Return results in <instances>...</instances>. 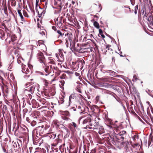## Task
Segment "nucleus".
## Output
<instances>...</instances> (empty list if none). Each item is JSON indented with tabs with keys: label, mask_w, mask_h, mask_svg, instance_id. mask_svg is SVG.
I'll list each match as a JSON object with an SVG mask.
<instances>
[{
	"label": "nucleus",
	"mask_w": 153,
	"mask_h": 153,
	"mask_svg": "<svg viewBox=\"0 0 153 153\" xmlns=\"http://www.w3.org/2000/svg\"><path fill=\"white\" fill-rule=\"evenodd\" d=\"M144 17L146 16V20L148 26L150 28L153 25V16L152 12H150V6H151L150 0H144Z\"/></svg>",
	"instance_id": "nucleus-1"
},
{
	"label": "nucleus",
	"mask_w": 153,
	"mask_h": 153,
	"mask_svg": "<svg viewBox=\"0 0 153 153\" xmlns=\"http://www.w3.org/2000/svg\"><path fill=\"white\" fill-rule=\"evenodd\" d=\"M33 67L32 65L28 64L27 66L22 64V71L23 73L26 74L32 73Z\"/></svg>",
	"instance_id": "nucleus-2"
},
{
	"label": "nucleus",
	"mask_w": 153,
	"mask_h": 153,
	"mask_svg": "<svg viewBox=\"0 0 153 153\" xmlns=\"http://www.w3.org/2000/svg\"><path fill=\"white\" fill-rule=\"evenodd\" d=\"M63 22V17L62 16L58 17L55 21V23L60 28L62 27Z\"/></svg>",
	"instance_id": "nucleus-3"
},
{
	"label": "nucleus",
	"mask_w": 153,
	"mask_h": 153,
	"mask_svg": "<svg viewBox=\"0 0 153 153\" xmlns=\"http://www.w3.org/2000/svg\"><path fill=\"white\" fill-rule=\"evenodd\" d=\"M87 116V117L83 121V124H86L88 122L90 123L91 121V120L90 117L87 113H85V114L84 115L82 116L80 118V119H82L84 118V117H85Z\"/></svg>",
	"instance_id": "nucleus-4"
},
{
	"label": "nucleus",
	"mask_w": 153,
	"mask_h": 153,
	"mask_svg": "<svg viewBox=\"0 0 153 153\" xmlns=\"http://www.w3.org/2000/svg\"><path fill=\"white\" fill-rule=\"evenodd\" d=\"M38 58L39 59V61L41 63L45 62V58L44 56L43 53L41 52L39 53L37 55Z\"/></svg>",
	"instance_id": "nucleus-5"
},
{
	"label": "nucleus",
	"mask_w": 153,
	"mask_h": 153,
	"mask_svg": "<svg viewBox=\"0 0 153 153\" xmlns=\"http://www.w3.org/2000/svg\"><path fill=\"white\" fill-rule=\"evenodd\" d=\"M43 64L44 65H43V66L44 68L45 71L47 74H48L50 72L49 70V67L48 66H46L44 62L43 63Z\"/></svg>",
	"instance_id": "nucleus-6"
},
{
	"label": "nucleus",
	"mask_w": 153,
	"mask_h": 153,
	"mask_svg": "<svg viewBox=\"0 0 153 153\" xmlns=\"http://www.w3.org/2000/svg\"><path fill=\"white\" fill-rule=\"evenodd\" d=\"M50 68L52 69L53 72H54L55 71H56L58 69L57 67L56 66V64L53 65H50Z\"/></svg>",
	"instance_id": "nucleus-7"
},
{
	"label": "nucleus",
	"mask_w": 153,
	"mask_h": 153,
	"mask_svg": "<svg viewBox=\"0 0 153 153\" xmlns=\"http://www.w3.org/2000/svg\"><path fill=\"white\" fill-rule=\"evenodd\" d=\"M56 134L53 133H51L49 134L48 137L50 139H53L56 137Z\"/></svg>",
	"instance_id": "nucleus-8"
},
{
	"label": "nucleus",
	"mask_w": 153,
	"mask_h": 153,
	"mask_svg": "<svg viewBox=\"0 0 153 153\" xmlns=\"http://www.w3.org/2000/svg\"><path fill=\"white\" fill-rule=\"evenodd\" d=\"M35 88V86L34 85H33L30 86V88H29L30 91V92L31 93L34 91Z\"/></svg>",
	"instance_id": "nucleus-9"
},
{
	"label": "nucleus",
	"mask_w": 153,
	"mask_h": 153,
	"mask_svg": "<svg viewBox=\"0 0 153 153\" xmlns=\"http://www.w3.org/2000/svg\"><path fill=\"white\" fill-rule=\"evenodd\" d=\"M104 132V130L103 128L102 127H100L99 129L98 133L99 134H101Z\"/></svg>",
	"instance_id": "nucleus-10"
},
{
	"label": "nucleus",
	"mask_w": 153,
	"mask_h": 153,
	"mask_svg": "<svg viewBox=\"0 0 153 153\" xmlns=\"http://www.w3.org/2000/svg\"><path fill=\"white\" fill-rule=\"evenodd\" d=\"M18 13L22 21H23L24 20V17L23 15L22 14V13L21 12V11L19 10H17Z\"/></svg>",
	"instance_id": "nucleus-11"
},
{
	"label": "nucleus",
	"mask_w": 153,
	"mask_h": 153,
	"mask_svg": "<svg viewBox=\"0 0 153 153\" xmlns=\"http://www.w3.org/2000/svg\"><path fill=\"white\" fill-rule=\"evenodd\" d=\"M44 42L42 40H39L38 41L37 43V45L38 46V45L39 46H40L41 45H44Z\"/></svg>",
	"instance_id": "nucleus-12"
},
{
	"label": "nucleus",
	"mask_w": 153,
	"mask_h": 153,
	"mask_svg": "<svg viewBox=\"0 0 153 153\" xmlns=\"http://www.w3.org/2000/svg\"><path fill=\"white\" fill-rule=\"evenodd\" d=\"M126 132L125 131H122L120 132V133L118 134V136H122L126 134Z\"/></svg>",
	"instance_id": "nucleus-13"
},
{
	"label": "nucleus",
	"mask_w": 153,
	"mask_h": 153,
	"mask_svg": "<svg viewBox=\"0 0 153 153\" xmlns=\"http://www.w3.org/2000/svg\"><path fill=\"white\" fill-rule=\"evenodd\" d=\"M94 26L97 29L99 28V23L96 21H95L94 22Z\"/></svg>",
	"instance_id": "nucleus-14"
},
{
	"label": "nucleus",
	"mask_w": 153,
	"mask_h": 153,
	"mask_svg": "<svg viewBox=\"0 0 153 153\" xmlns=\"http://www.w3.org/2000/svg\"><path fill=\"white\" fill-rule=\"evenodd\" d=\"M45 13V12L42 9H40L39 11H38V13L39 14L41 15H44Z\"/></svg>",
	"instance_id": "nucleus-15"
},
{
	"label": "nucleus",
	"mask_w": 153,
	"mask_h": 153,
	"mask_svg": "<svg viewBox=\"0 0 153 153\" xmlns=\"http://www.w3.org/2000/svg\"><path fill=\"white\" fill-rule=\"evenodd\" d=\"M103 50L105 51L104 53L105 54H106V52L107 51V50H109V48H108V46H106L105 48H104Z\"/></svg>",
	"instance_id": "nucleus-16"
},
{
	"label": "nucleus",
	"mask_w": 153,
	"mask_h": 153,
	"mask_svg": "<svg viewBox=\"0 0 153 153\" xmlns=\"http://www.w3.org/2000/svg\"><path fill=\"white\" fill-rule=\"evenodd\" d=\"M44 83L45 87L46 88H47L48 85L49 83L45 79L44 80Z\"/></svg>",
	"instance_id": "nucleus-17"
},
{
	"label": "nucleus",
	"mask_w": 153,
	"mask_h": 153,
	"mask_svg": "<svg viewBox=\"0 0 153 153\" xmlns=\"http://www.w3.org/2000/svg\"><path fill=\"white\" fill-rule=\"evenodd\" d=\"M11 6H15L16 5V2L15 0H11Z\"/></svg>",
	"instance_id": "nucleus-18"
},
{
	"label": "nucleus",
	"mask_w": 153,
	"mask_h": 153,
	"mask_svg": "<svg viewBox=\"0 0 153 153\" xmlns=\"http://www.w3.org/2000/svg\"><path fill=\"white\" fill-rule=\"evenodd\" d=\"M23 15H24V16H25V17H29V16H28V15L27 13L25 11V10H23Z\"/></svg>",
	"instance_id": "nucleus-19"
},
{
	"label": "nucleus",
	"mask_w": 153,
	"mask_h": 153,
	"mask_svg": "<svg viewBox=\"0 0 153 153\" xmlns=\"http://www.w3.org/2000/svg\"><path fill=\"white\" fill-rule=\"evenodd\" d=\"M49 62L50 64H51V65L55 64V62L53 59H50Z\"/></svg>",
	"instance_id": "nucleus-20"
},
{
	"label": "nucleus",
	"mask_w": 153,
	"mask_h": 153,
	"mask_svg": "<svg viewBox=\"0 0 153 153\" xmlns=\"http://www.w3.org/2000/svg\"><path fill=\"white\" fill-rule=\"evenodd\" d=\"M64 114L65 115L67 116H69L70 114L69 112L68 111H65L64 112V113L63 114Z\"/></svg>",
	"instance_id": "nucleus-21"
},
{
	"label": "nucleus",
	"mask_w": 153,
	"mask_h": 153,
	"mask_svg": "<svg viewBox=\"0 0 153 153\" xmlns=\"http://www.w3.org/2000/svg\"><path fill=\"white\" fill-rule=\"evenodd\" d=\"M36 122L33 120V121L30 124H31V125L32 126H34L36 124Z\"/></svg>",
	"instance_id": "nucleus-22"
},
{
	"label": "nucleus",
	"mask_w": 153,
	"mask_h": 153,
	"mask_svg": "<svg viewBox=\"0 0 153 153\" xmlns=\"http://www.w3.org/2000/svg\"><path fill=\"white\" fill-rule=\"evenodd\" d=\"M76 90L79 92L82 93L81 89L80 87H77Z\"/></svg>",
	"instance_id": "nucleus-23"
},
{
	"label": "nucleus",
	"mask_w": 153,
	"mask_h": 153,
	"mask_svg": "<svg viewBox=\"0 0 153 153\" xmlns=\"http://www.w3.org/2000/svg\"><path fill=\"white\" fill-rule=\"evenodd\" d=\"M63 51V50H59V54L60 55H61V56H63V55L62 51Z\"/></svg>",
	"instance_id": "nucleus-24"
},
{
	"label": "nucleus",
	"mask_w": 153,
	"mask_h": 153,
	"mask_svg": "<svg viewBox=\"0 0 153 153\" xmlns=\"http://www.w3.org/2000/svg\"><path fill=\"white\" fill-rule=\"evenodd\" d=\"M39 33L42 36H43V35L45 36V31H42L40 32Z\"/></svg>",
	"instance_id": "nucleus-25"
},
{
	"label": "nucleus",
	"mask_w": 153,
	"mask_h": 153,
	"mask_svg": "<svg viewBox=\"0 0 153 153\" xmlns=\"http://www.w3.org/2000/svg\"><path fill=\"white\" fill-rule=\"evenodd\" d=\"M60 83L61 84V85L62 86H64L65 83V81L63 80H62L60 81Z\"/></svg>",
	"instance_id": "nucleus-26"
},
{
	"label": "nucleus",
	"mask_w": 153,
	"mask_h": 153,
	"mask_svg": "<svg viewBox=\"0 0 153 153\" xmlns=\"http://www.w3.org/2000/svg\"><path fill=\"white\" fill-rule=\"evenodd\" d=\"M57 33L60 36H62V34L61 31L59 30L57 31Z\"/></svg>",
	"instance_id": "nucleus-27"
},
{
	"label": "nucleus",
	"mask_w": 153,
	"mask_h": 153,
	"mask_svg": "<svg viewBox=\"0 0 153 153\" xmlns=\"http://www.w3.org/2000/svg\"><path fill=\"white\" fill-rule=\"evenodd\" d=\"M101 80L107 82L108 81V79L106 78H101Z\"/></svg>",
	"instance_id": "nucleus-28"
},
{
	"label": "nucleus",
	"mask_w": 153,
	"mask_h": 153,
	"mask_svg": "<svg viewBox=\"0 0 153 153\" xmlns=\"http://www.w3.org/2000/svg\"><path fill=\"white\" fill-rule=\"evenodd\" d=\"M99 35H101V36H102V38H105V36H104V35L103 34V33H100L99 34Z\"/></svg>",
	"instance_id": "nucleus-29"
},
{
	"label": "nucleus",
	"mask_w": 153,
	"mask_h": 153,
	"mask_svg": "<svg viewBox=\"0 0 153 153\" xmlns=\"http://www.w3.org/2000/svg\"><path fill=\"white\" fill-rule=\"evenodd\" d=\"M90 40L93 43V44L95 45V46H96V43L93 40H91V39H90Z\"/></svg>",
	"instance_id": "nucleus-30"
},
{
	"label": "nucleus",
	"mask_w": 153,
	"mask_h": 153,
	"mask_svg": "<svg viewBox=\"0 0 153 153\" xmlns=\"http://www.w3.org/2000/svg\"><path fill=\"white\" fill-rule=\"evenodd\" d=\"M26 120L28 122V123H30V119L29 117H27L26 118Z\"/></svg>",
	"instance_id": "nucleus-31"
},
{
	"label": "nucleus",
	"mask_w": 153,
	"mask_h": 153,
	"mask_svg": "<svg viewBox=\"0 0 153 153\" xmlns=\"http://www.w3.org/2000/svg\"><path fill=\"white\" fill-rule=\"evenodd\" d=\"M73 125L74 126V127L75 128L76 127V123L74 122L72 123Z\"/></svg>",
	"instance_id": "nucleus-32"
},
{
	"label": "nucleus",
	"mask_w": 153,
	"mask_h": 153,
	"mask_svg": "<svg viewBox=\"0 0 153 153\" xmlns=\"http://www.w3.org/2000/svg\"><path fill=\"white\" fill-rule=\"evenodd\" d=\"M29 76H30V74H29L26 75L25 76V78H28V77H29Z\"/></svg>",
	"instance_id": "nucleus-33"
},
{
	"label": "nucleus",
	"mask_w": 153,
	"mask_h": 153,
	"mask_svg": "<svg viewBox=\"0 0 153 153\" xmlns=\"http://www.w3.org/2000/svg\"><path fill=\"white\" fill-rule=\"evenodd\" d=\"M52 28L53 30L56 31V28L55 26H53L52 27Z\"/></svg>",
	"instance_id": "nucleus-34"
},
{
	"label": "nucleus",
	"mask_w": 153,
	"mask_h": 153,
	"mask_svg": "<svg viewBox=\"0 0 153 153\" xmlns=\"http://www.w3.org/2000/svg\"><path fill=\"white\" fill-rule=\"evenodd\" d=\"M103 33L102 30V29H99V34L100 33Z\"/></svg>",
	"instance_id": "nucleus-35"
},
{
	"label": "nucleus",
	"mask_w": 153,
	"mask_h": 153,
	"mask_svg": "<svg viewBox=\"0 0 153 153\" xmlns=\"http://www.w3.org/2000/svg\"><path fill=\"white\" fill-rule=\"evenodd\" d=\"M3 150L4 152L5 153H7V150L4 148L3 147Z\"/></svg>",
	"instance_id": "nucleus-36"
},
{
	"label": "nucleus",
	"mask_w": 153,
	"mask_h": 153,
	"mask_svg": "<svg viewBox=\"0 0 153 153\" xmlns=\"http://www.w3.org/2000/svg\"><path fill=\"white\" fill-rule=\"evenodd\" d=\"M138 6L137 5H136L135 7V10H137L138 9Z\"/></svg>",
	"instance_id": "nucleus-37"
},
{
	"label": "nucleus",
	"mask_w": 153,
	"mask_h": 153,
	"mask_svg": "<svg viewBox=\"0 0 153 153\" xmlns=\"http://www.w3.org/2000/svg\"><path fill=\"white\" fill-rule=\"evenodd\" d=\"M68 40L67 39V40H66V41L65 43H66V44H66V46H67V47H68Z\"/></svg>",
	"instance_id": "nucleus-38"
},
{
	"label": "nucleus",
	"mask_w": 153,
	"mask_h": 153,
	"mask_svg": "<svg viewBox=\"0 0 153 153\" xmlns=\"http://www.w3.org/2000/svg\"><path fill=\"white\" fill-rule=\"evenodd\" d=\"M47 2H46L45 3V5H44V7H45V9L46 8H47Z\"/></svg>",
	"instance_id": "nucleus-39"
},
{
	"label": "nucleus",
	"mask_w": 153,
	"mask_h": 153,
	"mask_svg": "<svg viewBox=\"0 0 153 153\" xmlns=\"http://www.w3.org/2000/svg\"><path fill=\"white\" fill-rule=\"evenodd\" d=\"M69 41L70 42V45H71V42L72 41V39H71V38H69Z\"/></svg>",
	"instance_id": "nucleus-40"
},
{
	"label": "nucleus",
	"mask_w": 153,
	"mask_h": 153,
	"mask_svg": "<svg viewBox=\"0 0 153 153\" xmlns=\"http://www.w3.org/2000/svg\"><path fill=\"white\" fill-rule=\"evenodd\" d=\"M39 1V0H36V3H37V4H38Z\"/></svg>",
	"instance_id": "nucleus-41"
},
{
	"label": "nucleus",
	"mask_w": 153,
	"mask_h": 153,
	"mask_svg": "<svg viewBox=\"0 0 153 153\" xmlns=\"http://www.w3.org/2000/svg\"><path fill=\"white\" fill-rule=\"evenodd\" d=\"M30 84V83H27V84H26L25 85V86H28L27 85H29V84Z\"/></svg>",
	"instance_id": "nucleus-42"
},
{
	"label": "nucleus",
	"mask_w": 153,
	"mask_h": 153,
	"mask_svg": "<svg viewBox=\"0 0 153 153\" xmlns=\"http://www.w3.org/2000/svg\"><path fill=\"white\" fill-rule=\"evenodd\" d=\"M120 139H122V140H123L124 139V137L122 136H120Z\"/></svg>",
	"instance_id": "nucleus-43"
},
{
	"label": "nucleus",
	"mask_w": 153,
	"mask_h": 153,
	"mask_svg": "<svg viewBox=\"0 0 153 153\" xmlns=\"http://www.w3.org/2000/svg\"><path fill=\"white\" fill-rule=\"evenodd\" d=\"M75 75L76 76H78L79 75V73H75Z\"/></svg>",
	"instance_id": "nucleus-44"
},
{
	"label": "nucleus",
	"mask_w": 153,
	"mask_h": 153,
	"mask_svg": "<svg viewBox=\"0 0 153 153\" xmlns=\"http://www.w3.org/2000/svg\"><path fill=\"white\" fill-rule=\"evenodd\" d=\"M144 31H145L146 32V28H145V27L144 26Z\"/></svg>",
	"instance_id": "nucleus-45"
},
{
	"label": "nucleus",
	"mask_w": 153,
	"mask_h": 153,
	"mask_svg": "<svg viewBox=\"0 0 153 153\" xmlns=\"http://www.w3.org/2000/svg\"><path fill=\"white\" fill-rule=\"evenodd\" d=\"M112 59L113 61H115L114 57H113L112 58Z\"/></svg>",
	"instance_id": "nucleus-46"
},
{
	"label": "nucleus",
	"mask_w": 153,
	"mask_h": 153,
	"mask_svg": "<svg viewBox=\"0 0 153 153\" xmlns=\"http://www.w3.org/2000/svg\"><path fill=\"white\" fill-rule=\"evenodd\" d=\"M90 36L91 38H92V37H93V35L92 34H91L90 35Z\"/></svg>",
	"instance_id": "nucleus-47"
},
{
	"label": "nucleus",
	"mask_w": 153,
	"mask_h": 153,
	"mask_svg": "<svg viewBox=\"0 0 153 153\" xmlns=\"http://www.w3.org/2000/svg\"><path fill=\"white\" fill-rule=\"evenodd\" d=\"M38 5V4H37V3H36V8H37Z\"/></svg>",
	"instance_id": "nucleus-48"
},
{
	"label": "nucleus",
	"mask_w": 153,
	"mask_h": 153,
	"mask_svg": "<svg viewBox=\"0 0 153 153\" xmlns=\"http://www.w3.org/2000/svg\"><path fill=\"white\" fill-rule=\"evenodd\" d=\"M56 57L57 58H58V55L57 54V53H56Z\"/></svg>",
	"instance_id": "nucleus-49"
},
{
	"label": "nucleus",
	"mask_w": 153,
	"mask_h": 153,
	"mask_svg": "<svg viewBox=\"0 0 153 153\" xmlns=\"http://www.w3.org/2000/svg\"><path fill=\"white\" fill-rule=\"evenodd\" d=\"M71 97H72V96H71V95H70V97H69V100H70L71 99Z\"/></svg>",
	"instance_id": "nucleus-50"
},
{
	"label": "nucleus",
	"mask_w": 153,
	"mask_h": 153,
	"mask_svg": "<svg viewBox=\"0 0 153 153\" xmlns=\"http://www.w3.org/2000/svg\"><path fill=\"white\" fill-rule=\"evenodd\" d=\"M72 109H74L73 110V111H75L76 110L74 108H72Z\"/></svg>",
	"instance_id": "nucleus-51"
},
{
	"label": "nucleus",
	"mask_w": 153,
	"mask_h": 153,
	"mask_svg": "<svg viewBox=\"0 0 153 153\" xmlns=\"http://www.w3.org/2000/svg\"><path fill=\"white\" fill-rule=\"evenodd\" d=\"M41 1H44L45 0H40Z\"/></svg>",
	"instance_id": "nucleus-52"
},
{
	"label": "nucleus",
	"mask_w": 153,
	"mask_h": 153,
	"mask_svg": "<svg viewBox=\"0 0 153 153\" xmlns=\"http://www.w3.org/2000/svg\"><path fill=\"white\" fill-rule=\"evenodd\" d=\"M137 10H135L134 13L136 14L137 13Z\"/></svg>",
	"instance_id": "nucleus-53"
},
{
	"label": "nucleus",
	"mask_w": 153,
	"mask_h": 153,
	"mask_svg": "<svg viewBox=\"0 0 153 153\" xmlns=\"http://www.w3.org/2000/svg\"><path fill=\"white\" fill-rule=\"evenodd\" d=\"M152 25V26H151V28H152V29H153V25Z\"/></svg>",
	"instance_id": "nucleus-54"
},
{
	"label": "nucleus",
	"mask_w": 153,
	"mask_h": 153,
	"mask_svg": "<svg viewBox=\"0 0 153 153\" xmlns=\"http://www.w3.org/2000/svg\"><path fill=\"white\" fill-rule=\"evenodd\" d=\"M130 0L131 1V3H132L133 2V1H133V0Z\"/></svg>",
	"instance_id": "nucleus-55"
},
{
	"label": "nucleus",
	"mask_w": 153,
	"mask_h": 153,
	"mask_svg": "<svg viewBox=\"0 0 153 153\" xmlns=\"http://www.w3.org/2000/svg\"><path fill=\"white\" fill-rule=\"evenodd\" d=\"M146 103H148V104L149 105V102H147Z\"/></svg>",
	"instance_id": "nucleus-56"
},
{
	"label": "nucleus",
	"mask_w": 153,
	"mask_h": 153,
	"mask_svg": "<svg viewBox=\"0 0 153 153\" xmlns=\"http://www.w3.org/2000/svg\"><path fill=\"white\" fill-rule=\"evenodd\" d=\"M45 75H48V74H45Z\"/></svg>",
	"instance_id": "nucleus-57"
},
{
	"label": "nucleus",
	"mask_w": 153,
	"mask_h": 153,
	"mask_svg": "<svg viewBox=\"0 0 153 153\" xmlns=\"http://www.w3.org/2000/svg\"><path fill=\"white\" fill-rule=\"evenodd\" d=\"M144 121H146V120H145L144 119Z\"/></svg>",
	"instance_id": "nucleus-58"
},
{
	"label": "nucleus",
	"mask_w": 153,
	"mask_h": 153,
	"mask_svg": "<svg viewBox=\"0 0 153 153\" xmlns=\"http://www.w3.org/2000/svg\"><path fill=\"white\" fill-rule=\"evenodd\" d=\"M143 13V12L142 13Z\"/></svg>",
	"instance_id": "nucleus-59"
},
{
	"label": "nucleus",
	"mask_w": 153,
	"mask_h": 153,
	"mask_svg": "<svg viewBox=\"0 0 153 153\" xmlns=\"http://www.w3.org/2000/svg\"><path fill=\"white\" fill-rule=\"evenodd\" d=\"M100 4H99V6L100 7Z\"/></svg>",
	"instance_id": "nucleus-60"
},
{
	"label": "nucleus",
	"mask_w": 153,
	"mask_h": 153,
	"mask_svg": "<svg viewBox=\"0 0 153 153\" xmlns=\"http://www.w3.org/2000/svg\"><path fill=\"white\" fill-rule=\"evenodd\" d=\"M140 1H141V0H139Z\"/></svg>",
	"instance_id": "nucleus-61"
},
{
	"label": "nucleus",
	"mask_w": 153,
	"mask_h": 153,
	"mask_svg": "<svg viewBox=\"0 0 153 153\" xmlns=\"http://www.w3.org/2000/svg\"><path fill=\"white\" fill-rule=\"evenodd\" d=\"M146 142H147V141L146 140Z\"/></svg>",
	"instance_id": "nucleus-62"
},
{
	"label": "nucleus",
	"mask_w": 153,
	"mask_h": 153,
	"mask_svg": "<svg viewBox=\"0 0 153 153\" xmlns=\"http://www.w3.org/2000/svg\"><path fill=\"white\" fill-rule=\"evenodd\" d=\"M140 120L141 121H142L141 120Z\"/></svg>",
	"instance_id": "nucleus-63"
},
{
	"label": "nucleus",
	"mask_w": 153,
	"mask_h": 153,
	"mask_svg": "<svg viewBox=\"0 0 153 153\" xmlns=\"http://www.w3.org/2000/svg\"><path fill=\"white\" fill-rule=\"evenodd\" d=\"M16 147H17V145L16 144Z\"/></svg>",
	"instance_id": "nucleus-64"
}]
</instances>
